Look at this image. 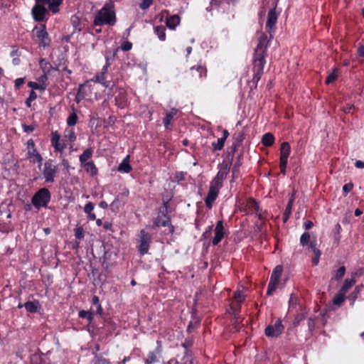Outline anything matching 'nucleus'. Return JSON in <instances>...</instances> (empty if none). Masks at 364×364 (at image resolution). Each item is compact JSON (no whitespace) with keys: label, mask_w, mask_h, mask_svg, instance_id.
<instances>
[{"label":"nucleus","mask_w":364,"mask_h":364,"mask_svg":"<svg viewBox=\"0 0 364 364\" xmlns=\"http://www.w3.org/2000/svg\"><path fill=\"white\" fill-rule=\"evenodd\" d=\"M306 318V313L301 312L296 314L293 324L294 326L299 325L300 322L304 320Z\"/></svg>","instance_id":"54"},{"label":"nucleus","mask_w":364,"mask_h":364,"mask_svg":"<svg viewBox=\"0 0 364 364\" xmlns=\"http://www.w3.org/2000/svg\"><path fill=\"white\" fill-rule=\"evenodd\" d=\"M162 346L161 341H157V347L153 351H149L147 358L144 360V364H154L159 361V356L161 354Z\"/></svg>","instance_id":"16"},{"label":"nucleus","mask_w":364,"mask_h":364,"mask_svg":"<svg viewBox=\"0 0 364 364\" xmlns=\"http://www.w3.org/2000/svg\"><path fill=\"white\" fill-rule=\"evenodd\" d=\"M312 252L314 255V257L312 258L311 262L314 265L316 266L318 264L320 257L321 255V252L317 247L316 249H314Z\"/></svg>","instance_id":"50"},{"label":"nucleus","mask_w":364,"mask_h":364,"mask_svg":"<svg viewBox=\"0 0 364 364\" xmlns=\"http://www.w3.org/2000/svg\"><path fill=\"white\" fill-rule=\"evenodd\" d=\"M171 218H167V219L161 218L160 215H158L156 218L154 220L153 223V228H159L160 226L166 227L169 225V220Z\"/></svg>","instance_id":"34"},{"label":"nucleus","mask_w":364,"mask_h":364,"mask_svg":"<svg viewBox=\"0 0 364 364\" xmlns=\"http://www.w3.org/2000/svg\"><path fill=\"white\" fill-rule=\"evenodd\" d=\"M75 237L76 240H80L84 237V230L82 227L79 226L75 229Z\"/></svg>","instance_id":"53"},{"label":"nucleus","mask_w":364,"mask_h":364,"mask_svg":"<svg viewBox=\"0 0 364 364\" xmlns=\"http://www.w3.org/2000/svg\"><path fill=\"white\" fill-rule=\"evenodd\" d=\"M255 214L258 217V218L261 220H264L267 218V213L263 212L262 210L259 207V209L255 210Z\"/></svg>","instance_id":"60"},{"label":"nucleus","mask_w":364,"mask_h":364,"mask_svg":"<svg viewBox=\"0 0 364 364\" xmlns=\"http://www.w3.org/2000/svg\"><path fill=\"white\" fill-rule=\"evenodd\" d=\"M104 326H108L110 329L114 330L115 328V323L113 322L111 318H104Z\"/></svg>","instance_id":"58"},{"label":"nucleus","mask_w":364,"mask_h":364,"mask_svg":"<svg viewBox=\"0 0 364 364\" xmlns=\"http://www.w3.org/2000/svg\"><path fill=\"white\" fill-rule=\"evenodd\" d=\"M335 229H336V232H335L334 236H333L334 242L337 245H338L340 239H341V226L340 225L339 223H337L336 225Z\"/></svg>","instance_id":"51"},{"label":"nucleus","mask_w":364,"mask_h":364,"mask_svg":"<svg viewBox=\"0 0 364 364\" xmlns=\"http://www.w3.org/2000/svg\"><path fill=\"white\" fill-rule=\"evenodd\" d=\"M28 86L29 87H31L33 89L32 90H46V86L41 85L39 83L36 82H29L28 83Z\"/></svg>","instance_id":"57"},{"label":"nucleus","mask_w":364,"mask_h":364,"mask_svg":"<svg viewBox=\"0 0 364 364\" xmlns=\"http://www.w3.org/2000/svg\"><path fill=\"white\" fill-rule=\"evenodd\" d=\"M132 48V43L128 41H124L122 43V46H121V49L123 50V51H129Z\"/></svg>","instance_id":"63"},{"label":"nucleus","mask_w":364,"mask_h":364,"mask_svg":"<svg viewBox=\"0 0 364 364\" xmlns=\"http://www.w3.org/2000/svg\"><path fill=\"white\" fill-rule=\"evenodd\" d=\"M177 113L178 109L176 108H172L169 112L166 113V117L163 119V124L166 129H170L171 121L173 119Z\"/></svg>","instance_id":"21"},{"label":"nucleus","mask_w":364,"mask_h":364,"mask_svg":"<svg viewBox=\"0 0 364 364\" xmlns=\"http://www.w3.org/2000/svg\"><path fill=\"white\" fill-rule=\"evenodd\" d=\"M27 159L31 163H37L40 168L43 164V157L36 149L34 141L31 139L27 141Z\"/></svg>","instance_id":"9"},{"label":"nucleus","mask_w":364,"mask_h":364,"mask_svg":"<svg viewBox=\"0 0 364 364\" xmlns=\"http://www.w3.org/2000/svg\"><path fill=\"white\" fill-rule=\"evenodd\" d=\"M39 66L44 74H50L52 70H55L52 65L45 58L39 60Z\"/></svg>","instance_id":"27"},{"label":"nucleus","mask_w":364,"mask_h":364,"mask_svg":"<svg viewBox=\"0 0 364 364\" xmlns=\"http://www.w3.org/2000/svg\"><path fill=\"white\" fill-rule=\"evenodd\" d=\"M247 205L250 208L252 209L254 211L256 210L257 209H259V207L257 200L252 198H250L247 200Z\"/></svg>","instance_id":"55"},{"label":"nucleus","mask_w":364,"mask_h":364,"mask_svg":"<svg viewBox=\"0 0 364 364\" xmlns=\"http://www.w3.org/2000/svg\"><path fill=\"white\" fill-rule=\"evenodd\" d=\"M278 284L279 282L269 280L267 290V295H272L273 293L275 291Z\"/></svg>","instance_id":"46"},{"label":"nucleus","mask_w":364,"mask_h":364,"mask_svg":"<svg viewBox=\"0 0 364 364\" xmlns=\"http://www.w3.org/2000/svg\"><path fill=\"white\" fill-rule=\"evenodd\" d=\"M71 109L73 110V112L70 114L67 119V124L70 127L75 126L78 120V117L76 114V109L74 105L71 106Z\"/></svg>","instance_id":"31"},{"label":"nucleus","mask_w":364,"mask_h":364,"mask_svg":"<svg viewBox=\"0 0 364 364\" xmlns=\"http://www.w3.org/2000/svg\"><path fill=\"white\" fill-rule=\"evenodd\" d=\"M356 281L354 278H352V279H346L344 282V284L342 286V287L341 288V291L344 292V293H347L348 290L351 287H353L355 284Z\"/></svg>","instance_id":"42"},{"label":"nucleus","mask_w":364,"mask_h":364,"mask_svg":"<svg viewBox=\"0 0 364 364\" xmlns=\"http://www.w3.org/2000/svg\"><path fill=\"white\" fill-rule=\"evenodd\" d=\"M232 152H229L228 158L223 159V162L219 165V168L229 173L232 165Z\"/></svg>","instance_id":"25"},{"label":"nucleus","mask_w":364,"mask_h":364,"mask_svg":"<svg viewBox=\"0 0 364 364\" xmlns=\"http://www.w3.org/2000/svg\"><path fill=\"white\" fill-rule=\"evenodd\" d=\"M95 208V205L92 202H88L85 204L84 208V211L86 214H89L90 213H92V210Z\"/></svg>","instance_id":"61"},{"label":"nucleus","mask_w":364,"mask_h":364,"mask_svg":"<svg viewBox=\"0 0 364 364\" xmlns=\"http://www.w3.org/2000/svg\"><path fill=\"white\" fill-rule=\"evenodd\" d=\"M272 39H267L266 33H261L258 38V44L255 50L252 59V72L253 77L251 82L253 84L251 89H256L258 82L260 80L263 73L264 68L266 64V57L267 56V48Z\"/></svg>","instance_id":"1"},{"label":"nucleus","mask_w":364,"mask_h":364,"mask_svg":"<svg viewBox=\"0 0 364 364\" xmlns=\"http://www.w3.org/2000/svg\"><path fill=\"white\" fill-rule=\"evenodd\" d=\"M222 187L223 186L219 185L218 183H215L214 182L210 181L207 196L204 200L205 206L208 208H212L213 204L217 199L220 190L222 188Z\"/></svg>","instance_id":"10"},{"label":"nucleus","mask_w":364,"mask_h":364,"mask_svg":"<svg viewBox=\"0 0 364 364\" xmlns=\"http://www.w3.org/2000/svg\"><path fill=\"white\" fill-rule=\"evenodd\" d=\"M228 173V172L219 168L216 176L212 179L211 181L214 182L215 183H218L223 186V181L226 178Z\"/></svg>","instance_id":"28"},{"label":"nucleus","mask_w":364,"mask_h":364,"mask_svg":"<svg viewBox=\"0 0 364 364\" xmlns=\"http://www.w3.org/2000/svg\"><path fill=\"white\" fill-rule=\"evenodd\" d=\"M51 146L54 148L55 152L63 153L66 147V144L64 140H61L60 134L55 131L51 134L50 139Z\"/></svg>","instance_id":"13"},{"label":"nucleus","mask_w":364,"mask_h":364,"mask_svg":"<svg viewBox=\"0 0 364 364\" xmlns=\"http://www.w3.org/2000/svg\"><path fill=\"white\" fill-rule=\"evenodd\" d=\"M284 329L281 319L276 321L274 325H269L264 330V334L267 337H278Z\"/></svg>","instance_id":"12"},{"label":"nucleus","mask_w":364,"mask_h":364,"mask_svg":"<svg viewBox=\"0 0 364 364\" xmlns=\"http://www.w3.org/2000/svg\"><path fill=\"white\" fill-rule=\"evenodd\" d=\"M91 82L99 83L104 87L112 90L114 84L111 80H107V75L101 72L97 73L95 75L90 79Z\"/></svg>","instance_id":"15"},{"label":"nucleus","mask_w":364,"mask_h":364,"mask_svg":"<svg viewBox=\"0 0 364 364\" xmlns=\"http://www.w3.org/2000/svg\"><path fill=\"white\" fill-rule=\"evenodd\" d=\"M245 134L244 131H236L234 134L232 135V139L234 141L232 142V144L230 147L232 152V157H234L235 153L236 152L237 148L240 146L242 144L243 140L245 139Z\"/></svg>","instance_id":"17"},{"label":"nucleus","mask_w":364,"mask_h":364,"mask_svg":"<svg viewBox=\"0 0 364 364\" xmlns=\"http://www.w3.org/2000/svg\"><path fill=\"white\" fill-rule=\"evenodd\" d=\"M83 165L85 171L90 173V176H95L98 173V169L92 161H87Z\"/></svg>","instance_id":"29"},{"label":"nucleus","mask_w":364,"mask_h":364,"mask_svg":"<svg viewBox=\"0 0 364 364\" xmlns=\"http://www.w3.org/2000/svg\"><path fill=\"white\" fill-rule=\"evenodd\" d=\"M26 310L29 313H36L40 308V303L38 300L27 301L23 304Z\"/></svg>","instance_id":"26"},{"label":"nucleus","mask_w":364,"mask_h":364,"mask_svg":"<svg viewBox=\"0 0 364 364\" xmlns=\"http://www.w3.org/2000/svg\"><path fill=\"white\" fill-rule=\"evenodd\" d=\"M338 69L336 68H334L332 70V72L328 75V76L326 78L325 83L326 85H329L332 82H333L338 77Z\"/></svg>","instance_id":"41"},{"label":"nucleus","mask_w":364,"mask_h":364,"mask_svg":"<svg viewBox=\"0 0 364 364\" xmlns=\"http://www.w3.org/2000/svg\"><path fill=\"white\" fill-rule=\"evenodd\" d=\"M78 316L81 318H86L90 323L94 318L93 313L91 311L80 310L78 312Z\"/></svg>","instance_id":"40"},{"label":"nucleus","mask_w":364,"mask_h":364,"mask_svg":"<svg viewBox=\"0 0 364 364\" xmlns=\"http://www.w3.org/2000/svg\"><path fill=\"white\" fill-rule=\"evenodd\" d=\"M279 14L276 12V9H271L267 14L266 23V31L270 35V39L273 38L274 33L277 29V23Z\"/></svg>","instance_id":"11"},{"label":"nucleus","mask_w":364,"mask_h":364,"mask_svg":"<svg viewBox=\"0 0 364 364\" xmlns=\"http://www.w3.org/2000/svg\"><path fill=\"white\" fill-rule=\"evenodd\" d=\"M153 0H142L139 4V8L142 10H146L153 4Z\"/></svg>","instance_id":"56"},{"label":"nucleus","mask_w":364,"mask_h":364,"mask_svg":"<svg viewBox=\"0 0 364 364\" xmlns=\"http://www.w3.org/2000/svg\"><path fill=\"white\" fill-rule=\"evenodd\" d=\"M180 16L177 14H174L166 18V25L170 29L173 30L180 23Z\"/></svg>","instance_id":"24"},{"label":"nucleus","mask_w":364,"mask_h":364,"mask_svg":"<svg viewBox=\"0 0 364 364\" xmlns=\"http://www.w3.org/2000/svg\"><path fill=\"white\" fill-rule=\"evenodd\" d=\"M63 2V0H35V4L31 11L33 21L46 23L50 12L53 14L59 13Z\"/></svg>","instance_id":"2"},{"label":"nucleus","mask_w":364,"mask_h":364,"mask_svg":"<svg viewBox=\"0 0 364 364\" xmlns=\"http://www.w3.org/2000/svg\"><path fill=\"white\" fill-rule=\"evenodd\" d=\"M275 138L274 135L270 133H266L262 136V144L267 147L272 146L274 143Z\"/></svg>","instance_id":"30"},{"label":"nucleus","mask_w":364,"mask_h":364,"mask_svg":"<svg viewBox=\"0 0 364 364\" xmlns=\"http://www.w3.org/2000/svg\"><path fill=\"white\" fill-rule=\"evenodd\" d=\"M21 127L23 131L26 133H31L36 129L35 124L27 125L26 124H22Z\"/></svg>","instance_id":"59"},{"label":"nucleus","mask_w":364,"mask_h":364,"mask_svg":"<svg viewBox=\"0 0 364 364\" xmlns=\"http://www.w3.org/2000/svg\"><path fill=\"white\" fill-rule=\"evenodd\" d=\"M312 252L314 255V257L312 258L311 262L314 265L316 266L318 264L320 257L321 255V252L317 247L316 249H314Z\"/></svg>","instance_id":"49"},{"label":"nucleus","mask_w":364,"mask_h":364,"mask_svg":"<svg viewBox=\"0 0 364 364\" xmlns=\"http://www.w3.org/2000/svg\"><path fill=\"white\" fill-rule=\"evenodd\" d=\"M178 364H193V360L191 355H184L182 358V363Z\"/></svg>","instance_id":"64"},{"label":"nucleus","mask_w":364,"mask_h":364,"mask_svg":"<svg viewBox=\"0 0 364 364\" xmlns=\"http://www.w3.org/2000/svg\"><path fill=\"white\" fill-rule=\"evenodd\" d=\"M85 84H80L75 97V102L79 104L86 96L85 92L83 90Z\"/></svg>","instance_id":"35"},{"label":"nucleus","mask_w":364,"mask_h":364,"mask_svg":"<svg viewBox=\"0 0 364 364\" xmlns=\"http://www.w3.org/2000/svg\"><path fill=\"white\" fill-rule=\"evenodd\" d=\"M242 154H240L238 155L236 161L232 165V167L231 168L232 172V180L230 182H233L236 178H237L239 174H240V167L242 165Z\"/></svg>","instance_id":"20"},{"label":"nucleus","mask_w":364,"mask_h":364,"mask_svg":"<svg viewBox=\"0 0 364 364\" xmlns=\"http://www.w3.org/2000/svg\"><path fill=\"white\" fill-rule=\"evenodd\" d=\"M345 299L346 293L340 290L339 292L335 295L333 299V304L336 306H341L344 302Z\"/></svg>","instance_id":"38"},{"label":"nucleus","mask_w":364,"mask_h":364,"mask_svg":"<svg viewBox=\"0 0 364 364\" xmlns=\"http://www.w3.org/2000/svg\"><path fill=\"white\" fill-rule=\"evenodd\" d=\"M246 296L242 291L237 290L233 293L230 299V311L232 315H239L241 311V305L245 301Z\"/></svg>","instance_id":"8"},{"label":"nucleus","mask_w":364,"mask_h":364,"mask_svg":"<svg viewBox=\"0 0 364 364\" xmlns=\"http://www.w3.org/2000/svg\"><path fill=\"white\" fill-rule=\"evenodd\" d=\"M70 23L73 27L72 34L75 33V32H80L82 31V26L81 19L80 17L78 16L77 14L73 15L71 16Z\"/></svg>","instance_id":"22"},{"label":"nucleus","mask_w":364,"mask_h":364,"mask_svg":"<svg viewBox=\"0 0 364 364\" xmlns=\"http://www.w3.org/2000/svg\"><path fill=\"white\" fill-rule=\"evenodd\" d=\"M282 270H283L282 266H281V265L276 266V267L274 269V270L272 272L269 280L279 282V279L282 276Z\"/></svg>","instance_id":"32"},{"label":"nucleus","mask_w":364,"mask_h":364,"mask_svg":"<svg viewBox=\"0 0 364 364\" xmlns=\"http://www.w3.org/2000/svg\"><path fill=\"white\" fill-rule=\"evenodd\" d=\"M117 95H116L114 100L115 105L119 108L123 109L127 106L128 98H127V92L123 88L117 89Z\"/></svg>","instance_id":"18"},{"label":"nucleus","mask_w":364,"mask_h":364,"mask_svg":"<svg viewBox=\"0 0 364 364\" xmlns=\"http://www.w3.org/2000/svg\"><path fill=\"white\" fill-rule=\"evenodd\" d=\"M37 98V94L33 91L31 90L29 93L28 97L26 100V105L28 107H31V102L34 101Z\"/></svg>","instance_id":"52"},{"label":"nucleus","mask_w":364,"mask_h":364,"mask_svg":"<svg viewBox=\"0 0 364 364\" xmlns=\"http://www.w3.org/2000/svg\"><path fill=\"white\" fill-rule=\"evenodd\" d=\"M154 33L161 41L166 40V28L164 26H156L154 28Z\"/></svg>","instance_id":"33"},{"label":"nucleus","mask_w":364,"mask_h":364,"mask_svg":"<svg viewBox=\"0 0 364 364\" xmlns=\"http://www.w3.org/2000/svg\"><path fill=\"white\" fill-rule=\"evenodd\" d=\"M213 225H209L207 229L205 230V231L203 233L202 235V237L204 238V239H208L211 237L212 235V232H213Z\"/></svg>","instance_id":"62"},{"label":"nucleus","mask_w":364,"mask_h":364,"mask_svg":"<svg viewBox=\"0 0 364 364\" xmlns=\"http://www.w3.org/2000/svg\"><path fill=\"white\" fill-rule=\"evenodd\" d=\"M225 141L224 138H218L217 141L212 142V146L213 151H220L223 149Z\"/></svg>","instance_id":"43"},{"label":"nucleus","mask_w":364,"mask_h":364,"mask_svg":"<svg viewBox=\"0 0 364 364\" xmlns=\"http://www.w3.org/2000/svg\"><path fill=\"white\" fill-rule=\"evenodd\" d=\"M153 237L151 233L142 229L136 235V241L137 243V250L140 255L149 254V250L152 243Z\"/></svg>","instance_id":"4"},{"label":"nucleus","mask_w":364,"mask_h":364,"mask_svg":"<svg viewBox=\"0 0 364 364\" xmlns=\"http://www.w3.org/2000/svg\"><path fill=\"white\" fill-rule=\"evenodd\" d=\"M93 151L91 148H88L85 149L83 153L80 155L79 160L81 164H85L87 162L88 159H90L92 156Z\"/></svg>","instance_id":"37"},{"label":"nucleus","mask_w":364,"mask_h":364,"mask_svg":"<svg viewBox=\"0 0 364 364\" xmlns=\"http://www.w3.org/2000/svg\"><path fill=\"white\" fill-rule=\"evenodd\" d=\"M50 199V191L46 188H42L34 193L31 198V203L35 208L40 209L41 208H47Z\"/></svg>","instance_id":"5"},{"label":"nucleus","mask_w":364,"mask_h":364,"mask_svg":"<svg viewBox=\"0 0 364 364\" xmlns=\"http://www.w3.org/2000/svg\"><path fill=\"white\" fill-rule=\"evenodd\" d=\"M193 345V340L191 338H186L181 343V346L185 349L184 355H190L188 348Z\"/></svg>","instance_id":"45"},{"label":"nucleus","mask_w":364,"mask_h":364,"mask_svg":"<svg viewBox=\"0 0 364 364\" xmlns=\"http://www.w3.org/2000/svg\"><path fill=\"white\" fill-rule=\"evenodd\" d=\"M132 170V166L129 164V156H127L120 163L117 168V171L122 173H129Z\"/></svg>","instance_id":"23"},{"label":"nucleus","mask_w":364,"mask_h":364,"mask_svg":"<svg viewBox=\"0 0 364 364\" xmlns=\"http://www.w3.org/2000/svg\"><path fill=\"white\" fill-rule=\"evenodd\" d=\"M291 152V146L289 142L284 141L280 146V156L289 158Z\"/></svg>","instance_id":"36"},{"label":"nucleus","mask_w":364,"mask_h":364,"mask_svg":"<svg viewBox=\"0 0 364 364\" xmlns=\"http://www.w3.org/2000/svg\"><path fill=\"white\" fill-rule=\"evenodd\" d=\"M58 173V166L55 164L53 160L48 159L43 164L42 171L43 178L46 183H53L55 178Z\"/></svg>","instance_id":"7"},{"label":"nucleus","mask_w":364,"mask_h":364,"mask_svg":"<svg viewBox=\"0 0 364 364\" xmlns=\"http://www.w3.org/2000/svg\"><path fill=\"white\" fill-rule=\"evenodd\" d=\"M292 205L288 204L286 206L285 210L282 215V220L285 223L289 220L291 214V210H292Z\"/></svg>","instance_id":"48"},{"label":"nucleus","mask_w":364,"mask_h":364,"mask_svg":"<svg viewBox=\"0 0 364 364\" xmlns=\"http://www.w3.org/2000/svg\"><path fill=\"white\" fill-rule=\"evenodd\" d=\"M116 21L114 5L112 2H109L105 4L97 13L94 19V25L97 26L103 25L114 26Z\"/></svg>","instance_id":"3"},{"label":"nucleus","mask_w":364,"mask_h":364,"mask_svg":"<svg viewBox=\"0 0 364 364\" xmlns=\"http://www.w3.org/2000/svg\"><path fill=\"white\" fill-rule=\"evenodd\" d=\"M33 35L37 38L38 41L39 48H48L50 46L51 39L46 29L45 23H41L34 26L33 29Z\"/></svg>","instance_id":"6"},{"label":"nucleus","mask_w":364,"mask_h":364,"mask_svg":"<svg viewBox=\"0 0 364 364\" xmlns=\"http://www.w3.org/2000/svg\"><path fill=\"white\" fill-rule=\"evenodd\" d=\"M310 234L308 232H304L300 237V244L301 246L305 247L310 243Z\"/></svg>","instance_id":"47"},{"label":"nucleus","mask_w":364,"mask_h":364,"mask_svg":"<svg viewBox=\"0 0 364 364\" xmlns=\"http://www.w3.org/2000/svg\"><path fill=\"white\" fill-rule=\"evenodd\" d=\"M346 273V267L344 266L340 267L333 274V279L339 280L343 278Z\"/></svg>","instance_id":"44"},{"label":"nucleus","mask_w":364,"mask_h":364,"mask_svg":"<svg viewBox=\"0 0 364 364\" xmlns=\"http://www.w3.org/2000/svg\"><path fill=\"white\" fill-rule=\"evenodd\" d=\"M363 286H357L354 291L351 292L349 296H348V299L351 301V304L353 305L355 302V301L358 299V294H360V291L363 289Z\"/></svg>","instance_id":"39"},{"label":"nucleus","mask_w":364,"mask_h":364,"mask_svg":"<svg viewBox=\"0 0 364 364\" xmlns=\"http://www.w3.org/2000/svg\"><path fill=\"white\" fill-rule=\"evenodd\" d=\"M190 73L192 77L198 79L205 78L207 76V69L201 64L192 66L190 68Z\"/></svg>","instance_id":"19"},{"label":"nucleus","mask_w":364,"mask_h":364,"mask_svg":"<svg viewBox=\"0 0 364 364\" xmlns=\"http://www.w3.org/2000/svg\"><path fill=\"white\" fill-rule=\"evenodd\" d=\"M225 228L223 225V221L222 220H218L216 223L215 228L214 229V237L212 240V244L214 246L218 245L223 239L225 236Z\"/></svg>","instance_id":"14"}]
</instances>
